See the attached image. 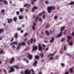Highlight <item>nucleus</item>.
<instances>
[{
  "label": "nucleus",
  "instance_id": "obj_3",
  "mask_svg": "<svg viewBox=\"0 0 74 74\" xmlns=\"http://www.w3.org/2000/svg\"><path fill=\"white\" fill-rule=\"evenodd\" d=\"M9 60H10V64H12L13 63V62H14V60H15V58H10Z\"/></svg>",
  "mask_w": 74,
  "mask_h": 74
},
{
  "label": "nucleus",
  "instance_id": "obj_7",
  "mask_svg": "<svg viewBox=\"0 0 74 74\" xmlns=\"http://www.w3.org/2000/svg\"><path fill=\"white\" fill-rule=\"evenodd\" d=\"M38 50L40 51H42V47L41 45L40 44H39L38 45Z\"/></svg>",
  "mask_w": 74,
  "mask_h": 74
},
{
  "label": "nucleus",
  "instance_id": "obj_28",
  "mask_svg": "<svg viewBox=\"0 0 74 74\" xmlns=\"http://www.w3.org/2000/svg\"><path fill=\"white\" fill-rule=\"evenodd\" d=\"M22 29V27H18L17 28V30L18 31H20V30H21V29Z\"/></svg>",
  "mask_w": 74,
  "mask_h": 74
},
{
  "label": "nucleus",
  "instance_id": "obj_9",
  "mask_svg": "<svg viewBox=\"0 0 74 74\" xmlns=\"http://www.w3.org/2000/svg\"><path fill=\"white\" fill-rule=\"evenodd\" d=\"M32 48H33L32 49V51H36L37 49V46H32Z\"/></svg>",
  "mask_w": 74,
  "mask_h": 74
},
{
  "label": "nucleus",
  "instance_id": "obj_45",
  "mask_svg": "<svg viewBox=\"0 0 74 74\" xmlns=\"http://www.w3.org/2000/svg\"><path fill=\"white\" fill-rule=\"evenodd\" d=\"M64 40H65V39L63 38V39H61V41L62 42H63V41H64Z\"/></svg>",
  "mask_w": 74,
  "mask_h": 74
},
{
  "label": "nucleus",
  "instance_id": "obj_11",
  "mask_svg": "<svg viewBox=\"0 0 74 74\" xmlns=\"http://www.w3.org/2000/svg\"><path fill=\"white\" fill-rule=\"evenodd\" d=\"M40 56L41 58H44V53L42 52H41L40 53Z\"/></svg>",
  "mask_w": 74,
  "mask_h": 74
},
{
  "label": "nucleus",
  "instance_id": "obj_5",
  "mask_svg": "<svg viewBox=\"0 0 74 74\" xmlns=\"http://www.w3.org/2000/svg\"><path fill=\"white\" fill-rule=\"evenodd\" d=\"M31 72L30 71H29L28 69H27L25 71V74H30Z\"/></svg>",
  "mask_w": 74,
  "mask_h": 74
},
{
  "label": "nucleus",
  "instance_id": "obj_4",
  "mask_svg": "<svg viewBox=\"0 0 74 74\" xmlns=\"http://www.w3.org/2000/svg\"><path fill=\"white\" fill-rule=\"evenodd\" d=\"M15 71V69H14V66H12L10 67V70L9 71V73H11L12 72H14Z\"/></svg>",
  "mask_w": 74,
  "mask_h": 74
},
{
  "label": "nucleus",
  "instance_id": "obj_27",
  "mask_svg": "<svg viewBox=\"0 0 74 74\" xmlns=\"http://www.w3.org/2000/svg\"><path fill=\"white\" fill-rule=\"evenodd\" d=\"M74 4V2L72 1L71 3H69V5H73Z\"/></svg>",
  "mask_w": 74,
  "mask_h": 74
},
{
  "label": "nucleus",
  "instance_id": "obj_59",
  "mask_svg": "<svg viewBox=\"0 0 74 74\" xmlns=\"http://www.w3.org/2000/svg\"><path fill=\"white\" fill-rule=\"evenodd\" d=\"M3 50H2L0 51V53L1 54V53H3Z\"/></svg>",
  "mask_w": 74,
  "mask_h": 74
},
{
  "label": "nucleus",
  "instance_id": "obj_10",
  "mask_svg": "<svg viewBox=\"0 0 74 74\" xmlns=\"http://www.w3.org/2000/svg\"><path fill=\"white\" fill-rule=\"evenodd\" d=\"M33 7H34V8H32V12H34V10H36V9H38V7L36 6H34Z\"/></svg>",
  "mask_w": 74,
  "mask_h": 74
},
{
  "label": "nucleus",
  "instance_id": "obj_55",
  "mask_svg": "<svg viewBox=\"0 0 74 74\" xmlns=\"http://www.w3.org/2000/svg\"><path fill=\"white\" fill-rule=\"evenodd\" d=\"M67 55L69 56H71L69 53L67 54Z\"/></svg>",
  "mask_w": 74,
  "mask_h": 74
},
{
  "label": "nucleus",
  "instance_id": "obj_20",
  "mask_svg": "<svg viewBox=\"0 0 74 74\" xmlns=\"http://www.w3.org/2000/svg\"><path fill=\"white\" fill-rule=\"evenodd\" d=\"M13 21L15 22H16L17 21V17H14L13 18Z\"/></svg>",
  "mask_w": 74,
  "mask_h": 74
},
{
  "label": "nucleus",
  "instance_id": "obj_6",
  "mask_svg": "<svg viewBox=\"0 0 74 74\" xmlns=\"http://www.w3.org/2000/svg\"><path fill=\"white\" fill-rule=\"evenodd\" d=\"M6 20H8V23H12V21L13 20L12 18H9L8 19H7Z\"/></svg>",
  "mask_w": 74,
  "mask_h": 74
},
{
  "label": "nucleus",
  "instance_id": "obj_13",
  "mask_svg": "<svg viewBox=\"0 0 74 74\" xmlns=\"http://www.w3.org/2000/svg\"><path fill=\"white\" fill-rule=\"evenodd\" d=\"M13 67H14V68H15L16 69H19V67L18 66V65H14Z\"/></svg>",
  "mask_w": 74,
  "mask_h": 74
},
{
  "label": "nucleus",
  "instance_id": "obj_33",
  "mask_svg": "<svg viewBox=\"0 0 74 74\" xmlns=\"http://www.w3.org/2000/svg\"><path fill=\"white\" fill-rule=\"evenodd\" d=\"M64 51H66V50H67V48H66V45H64Z\"/></svg>",
  "mask_w": 74,
  "mask_h": 74
},
{
  "label": "nucleus",
  "instance_id": "obj_41",
  "mask_svg": "<svg viewBox=\"0 0 74 74\" xmlns=\"http://www.w3.org/2000/svg\"><path fill=\"white\" fill-rule=\"evenodd\" d=\"M39 21H40V22H42V19H41V18H39Z\"/></svg>",
  "mask_w": 74,
  "mask_h": 74
},
{
  "label": "nucleus",
  "instance_id": "obj_2",
  "mask_svg": "<svg viewBox=\"0 0 74 74\" xmlns=\"http://www.w3.org/2000/svg\"><path fill=\"white\" fill-rule=\"evenodd\" d=\"M27 57L30 60H32L33 59V55L30 54L29 53H27Z\"/></svg>",
  "mask_w": 74,
  "mask_h": 74
},
{
  "label": "nucleus",
  "instance_id": "obj_25",
  "mask_svg": "<svg viewBox=\"0 0 74 74\" xmlns=\"http://www.w3.org/2000/svg\"><path fill=\"white\" fill-rule=\"evenodd\" d=\"M21 44V45L23 46H25L26 45V44L25 43V42H22Z\"/></svg>",
  "mask_w": 74,
  "mask_h": 74
},
{
  "label": "nucleus",
  "instance_id": "obj_62",
  "mask_svg": "<svg viewBox=\"0 0 74 74\" xmlns=\"http://www.w3.org/2000/svg\"><path fill=\"white\" fill-rule=\"evenodd\" d=\"M3 70L4 72V73H5V74H6V70L5 69H4Z\"/></svg>",
  "mask_w": 74,
  "mask_h": 74
},
{
  "label": "nucleus",
  "instance_id": "obj_8",
  "mask_svg": "<svg viewBox=\"0 0 74 74\" xmlns=\"http://www.w3.org/2000/svg\"><path fill=\"white\" fill-rule=\"evenodd\" d=\"M65 29V27L64 26H63L62 27H61L60 32L61 33H62V32H63V30H64Z\"/></svg>",
  "mask_w": 74,
  "mask_h": 74
},
{
  "label": "nucleus",
  "instance_id": "obj_48",
  "mask_svg": "<svg viewBox=\"0 0 74 74\" xmlns=\"http://www.w3.org/2000/svg\"><path fill=\"white\" fill-rule=\"evenodd\" d=\"M28 44L29 45H30V41H29V40L28 41Z\"/></svg>",
  "mask_w": 74,
  "mask_h": 74
},
{
  "label": "nucleus",
  "instance_id": "obj_50",
  "mask_svg": "<svg viewBox=\"0 0 74 74\" xmlns=\"http://www.w3.org/2000/svg\"><path fill=\"white\" fill-rule=\"evenodd\" d=\"M33 41L34 42H36V40L35 39H34L33 40Z\"/></svg>",
  "mask_w": 74,
  "mask_h": 74
},
{
  "label": "nucleus",
  "instance_id": "obj_36",
  "mask_svg": "<svg viewBox=\"0 0 74 74\" xmlns=\"http://www.w3.org/2000/svg\"><path fill=\"white\" fill-rule=\"evenodd\" d=\"M12 48L13 49H15L16 47H15V45H13L12 46Z\"/></svg>",
  "mask_w": 74,
  "mask_h": 74
},
{
  "label": "nucleus",
  "instance_id": "obj_39",
  "mask_svg": "<svg viewBox=\"0 0 74 74\" xmlns=\"http://www.w3.org/2000/svg\"><path fill=\"white\" fill-rule=\"evenodd\" d=\"M13 44H15V45H17L18 44V43L16 42H13Z\"/></svg>",
  "mask_w": 74,
  "mask_h": 74
},
{
  "label": "nucleus",
  "instance_id": "obj_37",
  "mask_svg": "<svg viewBox=\"0 0 74 74\" xmlns=\"http://www.w3.org/2000/svg\"><path fill=\"white\" fill-rule=\"evenodd\" d=\"M67 38L68 39V40H71V36H68Z\"/></svg>",
  "mask_w": 74,
  "mask_h": 74
},
{
  "label": "nucleus",
  "instance_id": "obj_18",
  "mask_svg": "<svg viewBox=\"0 0 74 74\" xmlns=\"http://www.w3.org/2000/svg\"><path fill=\"white\" fill-rule=\"evenodd\" d=\"M4 31V29L2 28L0 29V34H1Z\"/></svg>",
  "mask_w": 74,
  "mask_h": 74
},
{
  "label": "nucleus",
  "instance_id": "obj_21",
  "mask_svg": "<svg viewBox=\"0 0 74 74\" xmlns=\"http://www.w3.org/2000/svg\"><path fill=\"white\" fill-rule=\"evenodd\" d=\"M18 33H16L15 35V38H18Z\"/></svg>",
  "mask_w": 74,
  "mask_h": 74
},
{
  "label": "nucleus",
  "instance_id": "obj_31",
  "mask_svg": "<svg viewBox=\"0 0 74 74\" xmlns=\"http://www.w3.org/2000/svg\"><path fill=\"white\" fill-rule=\"evenodd\" d=\"M35 58L36 59H38L39 58V57L38 56L36 55L35 56Z\"/></svg>",
  "mask_w": 74,
  "mask_h": 74
},
{
  "label": "nucleus",
  "instance_id": "obj_56",
  "mask_svg": "<svg viewBox=\"0 0 74 74\" xmlns=\"http://www.w3.org/2000/svg\"><path fill=\"white\" fill-rule=\"evenodd\" d=\"M38 16H41V15H42V14H41V13L39 14H38Z\"/></svg>",
  "mask_w": 74,
  "mask_h": 74
},
{
  "label": "nucleus",
  "instance_id": "obj_58",
  "mask_svg": "<svg viewBox=\"0 0 74 74\" xmlns=\"http://www.w3.org/2000/svg\"><path fill=\"white\" fill-rule=\"evenodd\" d=\"M32 28H33V30H35V29H36V28H35V27H34V26H33Z\"/></svg>",
  "mask_w": 74,
  "mask_h": 74
},
{
  "label": "nucleus",
  "instance_id": "obj_19",
  "mask_svg": "<svg viewBox=\"0 0 74 74\" xmlns=\"http://www.w3.org/2000/svg\"><path fill=\"white\" fill-rule=\"evenodd\" d=\"M54 39H55V38L53 37H52L50 41V42H53L54 41Z\"/></svg>",
  "mask_w": 74,
  "mask_h": 74
},
{
  "label": "nucleus",
  "instance_id": "obj_46",
  "mask_svg": "<svg viewBox=\"0 0 74 74\" xmlns=\"http://www.w3.org/2000/svg\"><path fill=\"white\" fill-rule=\"evenodd\" d=\"M1 12H2L4 13V12H5V10H4V9H2L1 10Z\"/></svg>",
  "mask_w": 74,
  "mask_h": 74
},
{
  "label": "nucleus",
  "instance_id": "obj_42",
  "mask_svg": "<svg viewBox=\"0 0 74 74\" xmlns=\"http://www.w3.org/2000/svg\"><path fill=\"white\" fill-rule=\"evenodd\" d=\"M22 45V44L21 43H19L18 45V46L19 47H21V45Z\"/></svg>",
  "mask_w": 74,
  "mask_h": 74
},
{
  "label": "nucleus",
  "instance_id": "obj_60",
  "mask_svg": "<svg viewBox=\"0 0 74 74\" xmlns=\"http://www.w3.org/2000/svg\"><path fill=\"white\" fill-rule=\"evenodd\" d=\"M38 74H42V73H41V71H40L39 72Z\"/></svg>",
  "mask_w": 74,
  "mask_h": 74
},
{
  "label": "nucleus",
  "instance_id": "obj_52",
  "mask_svg": "<svg viewBox=\"0 0 74 74\" xmlns=\"http://www.w3.org/2000/svg\"><path fill=\"white\" fill-rule=\"evenodd\" d=\"M23 60L24 61H26V62L27 61V59L26 58H24Z\"/></svg>",
  "mask_w": 74,
  "mask_h": 74
},
{
  "label": "nucleus",
  "instance_id": "obj_14",
  "mask_svg": "<svg viewBox=\"0 0 74 74\" xmlns=\"http://www.w3.org/2000/svg\"><path fill=\"white\" fill-rule=\"evenodd\" d=\"M37 61H35L33 64V66H37L36 64H37Z\"/></svg>",
  "mask_w": 74,
  "mask_h": 74
},
{
  "label": "nucleus",
  "instance_id": "obj_63",
  "mask_svg": "<svg viewBox=\"0 0 74 74\" xmlns=\"http://www.w3.org/2000/svg\"><path fill=\"white\" fill-rule=\"evenodd\" d=\"M72 35L73 36H74V32H73L72 33Z\"/></svg>",
  "mask_w": 74,
  "mask_h": 74
},
{
  "label": "nucleus",
  "instance_id": "obj_51",
  "mask_svg": "<svg viewBox=\"0 0 74 74\" xmlns=\"http://www.w3.org/2000/svg\"><path fill=\"white\" fill-rule=\"evenodd\" d=\"M20 48V47L19 46H18L16 48V49H19Z\"/></svg>",
  "mask_w": 74,
  "mask_h": 74
},
{
  "label": "nucleus",
  "instance_id": "obj_43",
  "mask_svg": "<svg viewBox=\"0 0 74 74\" xmlns=\"http://www.w3.org/2000/svg\"><path fill=\"white\" fill-rule=\"evenodd\" d=\"M54 19H57L58 18V16H55L54 17Z\"/></svg>",
  "mask_w": 74,
  "mask_h": 74
},
{
  "label": "nucleus",
  "instance_id": "obj_15",
  "mask_svg": "<svg viewBox=\"0 0 74 74\" xmlns=\"http://www.w3.org/2000/svg\"><path fill=\"white\" fill-rule=\"evenodd\" d=\"M2 2L4 3L5 4H8V2L7 1L3 0L2 1Z\"/></svg>",
  "mask_w": 74,
  "mask_h": 74
},
{
  "label": "nucleus",
  "instance_id": "obj_34",
  "mask_svg": "<svg viewBox=\"0 0 74 74\" xmlns=\"http://www.w3.org/2000/svg\"><path fill=\"white\" fill-rule=\"evenodd\" d=\"M73 68H71L70 70V72L71 73H73Z\"/></svg>",
  "mask_w": 74,
  "mask_h": 74
},
{
  "label": "nucleus",
  "instance_id": "obj_1",
  "mask_svg": "<svg viewBox=\"0 0 74 74\" xmlns=\"http://www.w3.org/2000/svg\"><path fill=\"white\" fill-rule=\"evenodd\" d=\"M56 9V8L55 6H48L47 7V11L49 14H51L52 12V10H55Z\"/></svg>",
  "mask_w": 74,
  "mask_h": 74
},
{
  "label": "nucleus",
  "instance_id": "obj_57",
  "mask_svg": "<svg viewBox=\"0 0 74 74\" xmlns=\"http://www.w3.org/2000/svg\"><path fill=\"white\" fill-rule=\"evenodd\" d=\"M14 40V38H12L11 40V42H12V41H13V40Z\"/></svg>",
  "mask_w": 74,
  "mask_h": 74
},
{
  "label": "nucleus",
  "instance_id": "obj_35",
  "mask_svg": "<svg viewBox=\"0 0 74 74\" xmlns=\"http://www.w3.org/2000/svg\"><path fill=\"white\" fill-rule=\"evenodd\" d=\"M33 38H32L30 40V43L31 44H33Z\"/></svg>",
  "mask_w": 74,
  "mask_h": 74
},
{
  "label": "nucleus",
  "instance_id": "obj_53",
  "mask_svg": "<svg viewBox=\"0 0 74 74\" xmlns=\"http://www.w3.org/2000/svg\"><path fill=\"white\" fill-rule=\"evenodd\" d=\"M62 51H63V49H62L60 51V53H61V54H62Z\"/></svg>",
  "mask_w": 74,
  "mask_h": 74
},
{
  "label": "nucleus",
  "instance_id": "obj_29",
  "mask_svg": "<svg viewBox=\"0 0 74 74\" xmlns=\"http://www.w3.org/2000/svg\"><path fill=\"white\" fill-rule=\"evenodd\" d=\"M23 9L22 8H20V12H23Z\"/></svg>",
  "mask_w": 74,
  "mask_h": 74
},
{
  "label": "nucleus",
  "instance_id": "obj_47",
  "mask_svg": "<svg viewBox=\"0 0 74 74\" xmlns=\"http://www.w3.org/2000/svg\"><path fill=\"white\" fill-rule=\"evenodd\" d=\"M16 14L17 15H19V12L18 11H17L16 12Z\"/></svg>",
  "mask_w": 74,
  "mask_h": 74
},
{
  "label": "nucleus",
  "instance_id": "obj_49",
  "mask_svg": "<svg viewBox=\"0 0 74 74\" xmlns=\"http://www.w3.org/2000/svg\"><path fill=\"white\" fill-rule=\"evenodd\" d=\"M45 16H46L45 14H44L43 16H42L43 18L44 19V18H45Z\"/></svg>",
  "mask_w": 74,
  "mask_h": 74
},
{
  "label": "nucleus",
  "instance_id": "obj_16",
  "mask_svg": "<svg viewBox=\"0 0 74 74\" xmlns=\"http://www.w3.org/2000/svg\"><path fill=\"white\" fill-rule=\"evenodd\" d=\"M62 36V33H61L60 32V34H59L57 36V37L58 38V37H60L61 36Z\"/></svg>",
  "mask_w": 74,
  "mask_h": 74
},
{
  "label": "nucleus",
  "instance_id": "obj_17",
  "mask_svg": "<svg viewBox=\"0 0 74 74\" xmlns=\"http://www.w3.org/2000/svg\"><path fill=\"white\" fill-rule=\"evenodd\" d=\"M18 18L19 19H23V17L22 15H20L18 16Z\"/></svg>",
  "mask_w": 74,
  "mask_h": 74
},
{
  "label": "nucleus",
  "instance_id": "obj_32",
  "mask_svg": "<svg viewBox=\"0 0 74 74\" xmlns=\"http://www.w3.org/2000/svg\"><path fill=\"white\" fill-rule=\"evenodd\" d=\"M69 45H70L71 46H72L73 44V42H69Z\"/></svg>",
  "mask_w": 74,
  "mask_h": 74
},
{
  "label": "nucleus",
  "instance_id": "obj_44",
  "mask_svg": "<svg viewBox=\"0 0 74 74\" xmlns=\"http://www.w3.org/2000/svg\"><path fill=\"white\" fill-rule=\"evenodd\" d=\"M27 34H28V33H26L25 34V35H24V36L25 37H26V36H27Z\"/></svg>",
  "mask_w": 74,
  "mask_h": 74
},
{
  "label": "nucleus",
  "instance_id": "obj_40",
  "mask_svg": "<svg viewBox=\"0 0 74 74\" xmlns=\"http://www.w3.org/2000/svg\"><path fill=\"white\" fill-rule=\"evenodd\" d=\"M61 65L62 66V67H64V63L61 64Z\"/></svg>",
  "mask_w": 74,
  "mask_h": 74
},
{
  "label": "nucleus",
  "instance_id": "obj_12",
  "mask_svg": "<svg viewBox=\"0 0 74 74\" xmlns=\"http://www.w3.org/2000/svg\"><path fill=\"white\" fill-rule=\"evenodd\" d=\"M45 33L46 34V35L47 36H49V32L48 31V30H46L45 31Z\"/></svg>",
  "mask_w": 74,
  "mask_h": 74
},
{
  "label": "nucleus",
  "instance_id": "obj_64",
  "mask_svg": "<svg viewBox=\"0 0 74 74\" xmlns=\"http://www.w3.org/2000/svg\"><path fill=\"white\" fill-rule=\"evenodd\" d=\"M49 47H48L47 48H46L45 49V50L46 51H48V48H49Z\"/></svg>",
  "mask_w": 74,
  "mask_h": 74
},
{
  "label": "nucleus",
  "instance_id": "obj_38",
  "mask_svg": "<svg viewBox=\"0 0 74 74\" xmlns=\"http://www.w3.org/2000/svg\"><path fill=\"white\" fill-rule=\"evenodd\" d=\"M49 56H53L54 54H49Z\"/></svg>",
  "mask_w": 74,
  "mask_h": 74
},
{
  "label": "nucleus",
  "instance_id": "obj_26",
  "mask_svg": "<svg viewBox=\"0 0 74 74\" xmlns=\"http://www.w3.org/2000/svg\"><path fill=\"white\" fill-rule=\"evenodd\" d=\"M42 47H43V49L44 50V49H45V48L46 47V46L44 44H42Z\"/></svg>",
  "mask_w": 74,
  "mask_h": 74
},
{
  "label": "nucleus",
  "instance_id": "obj_61",
  "mask_svg": "<svg viewBox=\"0 0 74 74\" xmlns=\"http://www.w3.org/2000/svg\"><path fill=\"white\" fill-rule=\"evenodd\" d=\"M50 60H52V59H53V57H51V58H50Z\"/></svg>",
  "mask_w": 74,
  "mask_h": 74
},
{
  "label": "nucleus",
  "instance_id": "obj_22",
  "mask_svg": "<svg viewBox=\"0 0 74 74\" xmlns=\"http://www.w3.org/2000/svg\"><path fill=\"white\" fill-rule=\"evenodd\" d=\"M50 27V25L49 24H47L46 25L45 27L46 28V29H48V28H49V27Z\"/></svg>",
  "mask_w": 74,
  "mask_h": 74
},
{
  "label": "nucleus",
  "instance_id": "obj_30",
  "mask_svg": "<svg viewBox=\"0 0 74 74\" xmlns=\"http://www.w3.org/2000/svg\"><path fill=\"white\" fill-rule=\"evenodd\" d=\"M66 34H67V30H65V31L63 32V34L64 35H66Z\"/></svg>",
  "mask_w": 74,
  "mask_h": 74
},
{
  "label": "nucleus",
  "instance_id": "obj_54",
  "mask_svg": "<svg viewBox=\"0 0 74 74\" xmlns=\"http://www.w3.org/2000/svg\"><path fill=\"white\" fill-rule=\"evenodd\" d=\"M36 23H34L33 24V26H36Z\"/></svg>",
  "mask_w": 74,
  "mask_h": 74
},
{
  "label": "nucleus",
  "instance_id": "obj_23",
  "mask_svg": "<svg viewBox=\"0 0 74 74\" xmlns=\"http://www.w3.org/2000/svg\"><path fill=\"white\" fill-rule=\"evenodd\" d=\"M30 5V4L29 5L28 4H26L24 5V7H27H27H29Z\"/></svg>",
  "mask_w": 74,
  "mask_h": 74
},
{
  "label": "nucleus",
  "instance_id": "obj_24",
  "mask_svg": "<svg viewBox=\"0 0 74 74\" xmlns=\"http://www.w3.org/2000/svg\"><path fill=\"white\" fill-rule=\"evenodd\" d=\"M37 1V0H33V1H32L31 2V3L32 5H34V1L36 2Z\"/></svg>",
  "mask_w": 74,
  "mask_h": 74
}]
</instances>
